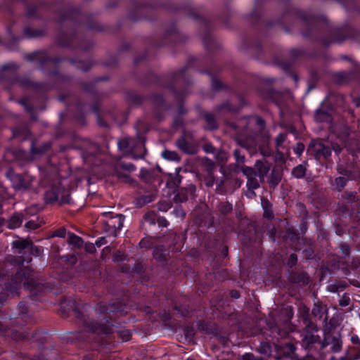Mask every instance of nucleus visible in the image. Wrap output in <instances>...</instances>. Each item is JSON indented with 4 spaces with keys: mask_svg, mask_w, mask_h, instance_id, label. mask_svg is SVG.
Wrapping results in <instances>:
<instances>
[{
    "mask_svg": "<svg viewBox=\"0 0 360 360\" xmlns=\"http://www.w3.org/2000/svg\"><path fill=\"white\" fill-rule=\"evenodd\" d=\"M39 7L35 4H30L26 8L25 14L29 18H35L39 16Z\"/></svg>",
    "mask_w": 360,
    "mask_h": 360,
    "instance_id": "obj_26",
    "label": "nucleus"
},
{
    "mask_svg": "<svg viewBox=\"0 0 360 360\" xmlns=\"http://www.w3.org/2000/svg\"><path fill=\"white\" fill-rule=\"evenodd\" d=\"M166 250L162 247H157L153 251L154 257L160 261L162 262L166 259Z\"/></svg>",
    "mask_w": 360,
    "mask_h": 360,
    "instance_id": "obj_31",
    "label": "nucleus"
},
{
    "mask_svg": "<svg viewBox=\"0 0 360 360\" xmlns=\"http://www.w3.org/2000/svg\"><path fill=\"white\" fill-rule=\"evenodd\" d=\"M139 178L142 181L149 183L153 179V172L143 168L140 171Z\"/></svg>",
    "mask_w": 360,
    "mask_h": 360,
    "instance_id": "obj_25",
    "label": "nucleus"
},
{
    "mask_svg": "<svg viewBox=\"0 0 360 360\" xmlns=\"http://www.w3.org/2000/svg\"><path fill=\"white\" fill-rule=\"evenodd\" d=\"M351 342L354 345L352 350L360 352V338L357 335H354L351 337Z\"/></svg>",
    "mask_w": 360,
    "mask_h": 360,
    "instance_id": "obj_40",
    "label": "nucleus"
},
{
    "mask_svg": "<svg viewBox=\"0 0 360 360\" xmlns=\"http://www.w3.org/2000/svg\"><path fill=\"white\" fill-rule=\"evenodd\" d=\"M24 33L30 38L41 37L43 35V32L41 30H34L30 27H26L24 29Z\"/></svg>",
    "mask_w": 360,
    "mask_h": 360,
    "instance_id": "obj_30",
    "label": "nucleus"
},
{
    "mask_svg": "<svg viewBox=\"0 0 360 360\" xmlns=\"http://www.w3.org/2000/svg\"><path fill=\"white\" fill-rule=\"evenodd\" d=\"M352 269H358L360 266V258L354 257L352 261Z\"/></svg>",
    "mask_w": 360,
    "mask_h": 360,
    "instance_id": "obj_63",
    "label": "nucleus"
},
{
    "mask_svg": "<svg viewBox=\"0 0 360 360\" xmlns=\"http://www.w3.org/2000/svg\"><path fill=\"white\" fill-rule=\"evenodd\" d=\"M248 189L250 190H255L258 188H259V182L257 181V179H252L250 181H247L246 184Z\"/></svg>",
    "mask_w": 360,
    "mask_h": 360,
    "instance_id": "obj_46",
    "label": "nucleus"
},
{
    "mask_svg": "<svg viewBox=\"0 0 360 360\" xmlns=\"http://www.w3.org/2000/svg\"><path fill=\"white\" fill-rule=\"evenodd\" d=\"M255 167L260 181H263L270 170L271 164L266 160H259L256 161Z\"/></svg>",
    "mask_w": 360,
    "mask_h": 360,
    "instance_id": "obj_11",
    "label": "nucleus"
},
{
    "mask_svg": "<svg viewBox=\"0 0 360 360\" xmlns=\"http://www.w3.org/2000/svg\"><path fill=\"white\" fill-rule=\"evenodd\" d=\"M292 174L297 179L302 178L305 176L306 167L302 165H299L292 169Z\"/></svg>",
    "mask_w": 360,
    "mask_h": 360,
    "instance_id": "obj_33",
    "label": "nucleus"
},
{
    "mask_svg": "<svg viewBox=\"0 0 360 360\" xmlns=\"http://www.w3.org/2000/svg\"><path fill=\"white\" fill-rule=\"evenodd\" d=\"M13 187L15 191H25L31 186L30 181H25L20 174H15L12 179Z\"/></svg>",
    "mask_w": 360,
    "mask_h": 360,
    "instance_id": "obj_12",
    "label": "nucleus"
},
{
    "mask_svg": "<svg viewBox=\"0 0 360 360\" xmlns=\"http://www.w3.org/2000/svg\"><path fill=\"white\" fill-rule=\"evenodd\" d=\"M282 178V174L278 170L273 169L271 172L269 184L272 187H276L281 181Z\"/></svg>",
    "mask_w": 360,
    "mask_h": 360,
    "instance_id": "obj_21",
    "label": "nucleus"
},
{
    "mask_svg": "<svg viewBox=\"0 0 360 360\" xmlns=\"http://www.w3.org/2000/svg\"><path fill=\"white\" fill-rule=\"evenodd\" d=\"M304 150V145L301 143V142H299L297 143L294 150H295V153L298 155V156H300L303 151Z\"/></svg>",
    "mask_w": 360,
    "mask_h": 360,
    "instance_id": "obj_55",
    "label": "nucleus"
},
{
    "mask_svg": "<svg viewBox=\"0 0 360 360\" xmlns=\"http://www.w3.org/2000/svg\"><path fill=\"white\" fill-rule=\"evenodd\" d=\"M309 150L314 154V158L319 160L322 158L328 160L331 155L330 148L319 141H312L309 146Z\"/></svg>",
    "mask_w": 360,
    "mask_h": 360,
    "instance_id": "obj_4",
    "label": "nucleus"
},
{
    "mask_svg": "<svg viewBox=\"0 0 360 360\" xmlns=\"http://www.w3.org/2000/svg\"><path fill=\"white\" fill-rule=\"evenodd\" d=\"M203 118L206 123V129L210 130L216 129L218 127L217 121L214 115L211 113H205L203 115Z\"/></svg>",
    "mask_w": 360,
    "mask_h": 360,
    "instance_id": "obj_19",
    "label": "nucleus"
},
{
    "mask_svg": "<svg viewBox=\"0 0 360 360\" xmlns=\"http://www.w3.org/2000/svg\"><path fill=\"white\" fill-rule=\"evenodd\" d=\"M175 309L183 316H187L189 312L188 309L186 307L181 308V307H176Z\"/></svg>",
    "mask_w": 360,
    "mask_h": 360,
    "instance_id": "obj_60",
    "label": "nucleus"
},
{
    "mask_svg": "<svg viewBox=\"0 0 360 360\" xmlns=\"http://www.w3.org/2000/svg\"><path fill=\"white\" fill-rule=\"evenodd\" d=\"M351 130L348 127H343L339 131L338 137L343 143L344 146H347Z\"/></svg>",
    "mask_w": 360,
    "mask_h": 360,
    "instance_id": "obj_23",
    "label": "nucleus"
},
{
    "mask_svg": "<svg viewBox=\"0 0 360 360\" xmlns=\"http://www.w3.org/2000/svg\"><path fill=\"white\" fill-rule=\"evenodd\" d=\"M113 259L116 262H121L124 259V255L120 252L117 251L113 254Z\"/></svg>",
    "mask_w": 360,
    "mask_h": 360,
    "instance_id": "obj_57",
    "label": "nucleus"
},
{
    "mask_svg": "<svg viewBox=\"0 0 360 360\" xmlns=\"http://www.w3.org/2000/svg\"><path fill=\"white\" fill-rule=\"evenodd\" d=\"M303 331L304 336L302 339V345L305 348L309 349L315 343L319 342L321 344V337L314 334V333H316L319 330H308L306 328H304Z\"/></svg>",
    "mask_w": 360,
    "mask_h": 360,
    "instance_id": "obj_10",
    "label": "nucleus"
},
{
    "mask_svg": "<svg viewBox=\"0 0 360 360\" xmlns=\"http://www.w3.org/2000/svg\"><path fill=\"white\" fill-rule=\"evenodd\" d=\"M84 324L93 333H96L98 334L100 333H108L109 332V327L106 325L100 326L97 323L94 324L93 323H89L86 321H84Z\"/></svg>",
    "mask_w": 360,
    "mask_h": 360,
    "instance_id": "obj_18",
    "label": "nucleus"
},
{
    "mask_svg": "<svg viewBox=\"0 0 360 360\" xmlns=\"http://www.w3.org/2000/svg\"><path fill=\"white\" fill-rule=\"evenodd\" d=\"M24 214L22 212H14L7 221V227L9 229L19 228L23 221Z\"/></svg>",
    "mask_w": 360,
    "mask_h": 360,
    "instance_id": "obj_14",
    "label": "nucleus"
},
{
    "mask_svg": "<svg viewBox=\"0 0 360 360\" xmlns=\"http://www.w3.org/2000/svg\"><path fill=\"white\" fill-rule=\"evenodd\" d=\"M340 250H341V252L342 253L345 255V256H349V254H350V248L349 246L346 244V243H341L340 245Z\"/></svg>",
    "mask_w": 360,
    "mask_h": 360,
    "instance_id": "obj_54",
    "label": "nucleus"
},
{
    "mask_svg": "<svg viewBox=\"0 0 360 360\" xmlns=\"http://www.w3.org/2000/svg\"><path fill=\"white\" fill-rule=\"evenodd\" d=\"M286 233L288 238H289L291 240L299 239V234L293 229H288Z\"/></svg>",
    "mask_w": 360,
    "mask_h": 360,
    "instance_id": "obj_48",
    "label": "nucleus"
},
{
    "mask_svg": "<svg viewBox=\"0 0 360 360\" xmlns=\"http://www.w3.org/2000/svg\"><path fill=\"white\" fill-rule=\"evenodd\" d=\"M195 191V186L193 184L187 187L178 188L176 193L174 197V201L176 203H181L186 201L189 196H192Z\"/></svg>",
    "mask_w": 360,
    "mask_h": 360,
    "instance_id": "obj_7",
    "label": "nucleus"
},
{
    "mask_svg": "<svg viewBox=\"0 0 360 360\" xmlns=\"http://www.w3.org/2000/svg\"><path fill=\"white\" fill-rule=\"evenodd\" d=\"M116 176L118 180L124 183L132 184L134 182L128 174L122 172H117Z\"/></svg>",
    "mask_w": 360,
    "mask_h": 360,
    "instance_id": "obj_42",
    "label": "nucleus"
},
{
    "mask_svg": "<svg viewBox=\"0 0 360 360\" xmlns=\"http://www.w3.org/2000/svg\"><path fill=\"white\" fill-rule=\"evenodd\" d=\"M299 317L302 321L304 328L308 330H319L316 323H314L310 318L309 309L305 305H300L298 309Z\"/></svg>",
    "mask_w": 360,
    "mask_h": 360,
    "instance_id": "obj_5",
    "label": "nucleus"
},
{
    "mask_svg": "<svg viewBox=\"0 0 360 360\" xmlns=\"http://www.w3.org/2000/svg\"><path fill=\"white\" fill-rule=\"evenodd\" d=\"M291 281L301 285H307L310 281V278L306 272H297L290 276Z\"/></svg>",
    "mask_w": 360,
    "mask_h": 360,
    "instance_id": "obj_16",
    "label": "nucleus"
},
{
    "mask_svg": "<svg viewBox=\"0 0 360 360\" xmlns=\"http://www.w3.org/2000/svg\"><path fill=\"white\" fill-rule=\"evenodd\" d=\"M342 318L340 314H335L333 317L328 319V316H326L323 320V333H330L338 326H340Z\"/></svg>",
    "mask_w": 360,
    "mask_h": 360,
    "instance_id": "obj_6",
    "label": "nucleus"
},
{
    "mask_svg": "<svg viewBox=\"0 0 360 360\" xmlns=\"http://www.w3.org/2000/svg\"><path fill=\"white\" fill-rule=\"evenodd\" d=\"M162 155L164 158L169 160L179 161L180 158L175 151L165 150L162 152Z\"/></svg>",
    "mask_w": 360,
    "mask_h": 360,
    "instance_id": "obj_36",
    "label": "nucleus"
},
{
    "mask_svg": "<svg viewBox=\"0 0 360 360\" xmlns=\"http://www.w3.org/2000/svg\"><path fill=\"white\" fill-rule=\"evenodd\" d=\"M205 184L207 186H212L214 184V178L213 175L207 174V177L205 179Z\"/></svg>",
    "mask_w": 360,
    "mask_h": 360,
    "instance_id": "obj_62",
    "label": "nucleus"
},
{
    "mask_svg": "<svg viewBox=\"0 0 360 360\" xmlns=\"http://www.w3.org/2000/svg\"><path fill=\"white\" fill-rule=\"evenodd\" d=\"M122 305L120 302L103 303L101 302L97 306V309L101 314H108L120 310Z\"/></svg>",
    "mask_w": 360,
    "mask_h": 360,
    "instance_id": "obj_13",
    "label": "nucleus"
},
{
    "mask_svg": "<svg viewBox=\"0 0 360 360\" xmlns=\"http://www.w3.org/2000/svg\"><path fill=\"white\" fill-rule=\"evenodd\" d=\"M262 205L264 209V217L267 219H271L274 217L271 210V204L266 198H262Z\"/></svg>",
    "mask_w": 360,
    "mask_h": 360,
    "instance_id": "obj_20",
    "label": "nucleus"
},
{
    "mask_svg": "<svg viewBox=\"0 0 360 360\" xmlns=\"http://www.w3.org/2000/svg\"><path fill=\"white\" fill-rule=\"evenodd\" d=\"M343 147H345L343 144L340 146L337 142L331 143V148L337 155H339L342 152Z\"/></svg>",
    "mask_w": 360,
    "mask_h": 360,
    "instance_id": "obj_50",
    "label": "nucleus"
},
{
    "mask_svg": "<svg viewBox=\"0 0 360 360\" xmlns=\"http://www.w3.org/2000/svg\"><path fill=\"white\" fill-rule=\"evenodd\" d=\"M41 210V207L39 205H32L27 207L24 210V217L34 216L37 214Z\"/></svg>",
    "mask_w": 360,
    "mask_h": 360,
    "instance_id": "obj_34",
    "label": "nucleus"
},
{
    "mask_svg": "<svg viewBox=\"0 0 360 360\" xmlns=\"http://www.w3.org/2000/svg\"><path fill=\"white\" fill-rule=\"evenodd\" d=\"M202 167L207 172V174L213 175V172L216 168L214 162L205 158L202 160Z\"/></svg>",
    "mask_w": 360,
    "mask_h": 360,
    "instance_id": "obj_27",
    "label": "nucleus"
},
{
    "mask_svg": "<svg viewBox=\"0 0 360 360\" xmlns=\"http://www.w3.org/2000/svg\"><path fill=\"white\" fill-rule=\"evenodd\" d=\"M68 243L70 245H72L75 247L80 248L83 245V240L79 236H78L72 233H69Z\"/></svg>",
    "mask_w": 360,
    "mask_h": 360,
    "instance_id": "obj_28",
    "label": "nucleus"
},
{
    "mask_svg": "<svg viewBox=\"0 0 360 360\" xmlns=\"http://www.w3.org/2000/svg\"><path fill=\"white\" fill-rule=\"evenodd\" d=\"M32 245V242L27 240H17L13 242V245L14 248L22 250L27 248H29Z\"/></svg>",
    "mask_w": 360,
    "mask_h": 360,
    "instance_id": "obj_32",
    "label": "nucleus"
},
{
    "mask_svg": "<svg viewBox=\"0 0 360 360\" xmlns=\"http://www.w3.org/2000/svg\"><path fill=\"white\" fill-rule=\"evenodd\" d=\"M203 150L207 153H214L215 151L214 147L211 143H206L203 146Z\"/></svg>",
    "mask_w": 360,
    "mask_h": 360,
    "instance_id": "obj_58",
    "label": "nucleus"
},
{
    "mask_svg": "<svg viewBox=\"0 0 360 360\" xmlns=\"http://www.w3.org/2000/svg\"><path fill=\"white\" fill-rule=\"evenodd\" d=\"M345 198L347 202L349 203H352L359 200L357 196L356 195V193L354 192L346 193L345 195Z\"/></svg>",
    "mask_w": 360,
    "mask_h": 360,
    "instance_id": "obj_45",
    "label": "nucleus"
},
{
    "mask_svg": "<svg viewBox=\"0 0 360 360\" xmlns=\"http://www.w3.org/2000/svg\"><path fill=\"white\" fill-rule=\"evenodd\" d=\"M312 315L319 319H322L323 315L328 316V308L326 304H323L321 302L317 301L314 304L312 310Z\"/></svg>",
    "mask_w": 360,
    "mask_h": 360,
    "instance_id": "obj_15",
    "label": "nucleus"
},
{
    "mask_svg": "<svg viewBox=\"0 0 360 360\" xmlns=\"http://www.w3.org/2000/svg\"><path fill=\"white\" fill-rule=\"evenodd\" d=\"M348 179L349 177L345 176L335 178L334 183L335 189L338 190V191H342V190L345 186Z\"/></svg>",
    "mask_w": 360,
    "mask_h": 360,
    "instance_id": "obj_29",
    "label": "nucleus"
},
{
    "mask_svg": "<svg viewBox=\"0 0 360 360\" xmlns=\"http://www.w3.org/2000/svg\"><path fill=\"white\" fill-rule=\"evenodd\" d=\"M119 336L122 341H128L131 339V333L129 330L124 329L118 331Z\"/></svg>",
    "mask_w": 360,
    "mask_h": 360,
    "instance_id": "obj_44",
    "label": "nucleus"
},
{
    "mask_svg": "<svg viewBox=\"0 0 360 360\" xmlns=\"http://www.w3.org/2000/svg\"><path fill=\"white\" fill-rule=\"evenodd\" d=\"M233 155L236 159V162L238 166L241 165L244 166L243 164L245 161V155L242 153L241 150L240 149H236L233 151Z\"/></svg>",
    "mask_w": 360,
    "mask_h": 360,
    "instance_id": "obj_35",
    "label": "nucleus"
},
{
    "mask_svg": "<svg viewBox=\"0 0 360 360\" xmlns=\"http://www.w3.org/2000/svg\"><path fill=\"white\" fill-rule=\"evenodd\" d=\"M297 262V256L296 254L292 253L290 255L288 261V266L290 268L296 265Z\"/></svg>",
    "mask_w": 360,
    "mask_h": 360,
    "instance_id": "obj_49",
    "label": "nucleus"
},
{
    "mask_svg": "<svg viewBox=\"0 0 360 360\" xmlns=\"http://www.w3.org/2000/svg\"><path fill=\"white\" fill-rule=\"evenodd\" d=\"M240 170L246 176L247 181L257 179L256 176L257 174L255 168L248 166H242L240 167Z\"/></svg>",
    "mask_w": 360,
    "mask_h": 360,
    "instance_id": "obj_22",
    "label": "nucleus"
},
{
    "mask_svg": "<svg viewBox=\"0 0 360 360\" xmlns=\"http://www.w3.org/2000/svg\"><path fill=\"white\" fill-rule=\"evenodd\" d=\"M122 168L127 171H134L135 169V166L132 163H123L121 165Z\"/></svg>",
    "mask_w": 360,
    "mask_h": 360,
    "instance_id": "obj_61",
    "label": "nucleus"
},
{
    "mask_svg": "<svg viewBox=\"0 0 360 360\" xmlns=\"http://www.w3.org/2000/svg\"><path fill=\"white\" fill-rule=\"evenodd\" d=\"M25 228L30 230H35L39 227V224L35 221L31 220L27 221L25 225Z\"/></svg>",
    "mask_w": 360,
    "mask_h": 360,
    "instance_id": "obj_52",
    "label": "nucleus"
},
{
    "mask_svg": "<svg viewBox=\"0 0 360 360\" xmlns=\"http://www.w3.org/2000/svg\"><path fill=\"white\" fill-rule=\"evenodd\" d=\"M118 147L122 150H130L131 156L133 158L137 160L141 158H144L146 154V150L144 148L143 153L141 155H135L133 153L134 148L135 145L133 143V140L130 138L125 137L118 141Z\"/></svg>",
    "mask_w": 360,
    "mask_h": 360,
    "instance_id": "obj_8",
    "label": "nucleus"
},
{
    "mask_svg": "<svg viewBox=\"0 0 360 360\" xmlns=\"http://www.w3.org/2000/svg\"><path fill=\"white\" fill-rule=\"evenodd\" d=\"M44 199L46 202L49 203H53L58 200L60 205L75 204V202L70 197V191L65 189L60 184L54 185L50 190L46 191Z\"/></svg>",
    "mask_w": 360,
    "mask_h": 360,
    "instance_id": "obj_2",
    "label": "nucleus"
},
{
    "mask_svg": "<svg viewBox=\"0 0 360 360\" xmlns=\"http://www.w3.org/2000/svg\"><path fill=\"white\" fill-rule=\"evenodd\" d=\"M180 170H181V168L176 169V175H175L174 178L173 179V183L176 186L181 183V177L179 175Z\"/></svg>",
    "mask_w": 360,
    "mask_h": 360,
    "instance_id": "obj_56",
    "label": "nucleus"
},
{
    "mask_svg": "<svg viewBox=\"0 0 360 360\" xmlns=\"http://www.w3.org/2000/svg\"><path fill=\"white\" fill-rule=\"evenodd\" d=\"M334 80L340 84H345L354 79V73L352 72H340L333 75Z\"/></svg>",
    "mask_w": 360,
    "mask_h": 360,
    "instance_id": "obj_17",
    "label": "nucleus"
},
{
    "mask_svg": "<svg viewBox=\"0 0 360 360\" xmlns=\"http://www.w3.org/2000/svg\"><path fill=\"white\" fill-rule=\"evenodd\" d=\"M158 224L160 226L166 227L168 225V221L164 217H160L158 219Z\"/></svg>",
    "mask_w": 360,
    "mask_h": 360,
    "instance_id": "obj_64",
    "label": "nucleus"
},
{
    "mask_svg": "<svg viewBox=\"0 0 360 360\" xmlns=\"http://www.w3.org/2000/svg\"><path fill=\"white\" fill-rule=\"evenodd\" d=\"M192 136L190 133H184L176 141V146L177 148L186 153H192V145L191 140Z\"/></svg>",
    "mask_w": 360,
    "mask_h": 360,
    "instance_id": "obj_9",
    "label": "nucleus"
},
{
    "mask_svg": "<svg viewBox=\"0 0 360 360\" xmlns=\"http://www.w3.org/2000/svg\"><path fill=\"white\" fill-rule=\"evenodd\" d=\"M219 212L223 215H228L233 211V206L229 202H221L218 205Z\"/></svg>",
    "mask_w": 360,
    "mask_h": 360,
    "instance_id": "obj_24",
    "label": "nucleus"
},
{
    "mask_svg": "<svg viewBox=\"0 0 360 360\" xmlns=\"http://www.w3.org/2000/svg\"><path fill=\"white\" fill-rule=\"evenodd\" d=\"M287 138L286 134H279L277 137L276 138L275 142H276V148L277 153H279V148L282 146L283 143L285 141Z\"/></svg>",
    "mask_w": 360,
    "mask_h": 360,
    "instance_id": "obj_39",
    "label": "nucleus"
},
{
    "mask_svg": "<svg viewBox=\"0 0 360 360\" xmlns=\"http://www.w3.org/2000/svg\"><path fill=\"white\" fill-rule=\"evenodd\" d=\"M102 224L103 231L109 236L116 237L123 226L124 216L112 212H103L98 217Z\"/></svg>",
    "mask_w": 360,
    "mask_h": 360,
    "instance_id": "obj_1",
    "label": "nucleus"
},
{
    "mask_svg": "<svg viewBox=\"0 0 360 360\" xmlns=\"http://www.w3.org/2000/svg\"><path fill=\"white\" fill-rule=\"evenodd\" d=\"M30 248L31 253L32 255H34V256H39L41 255V253L43 252L42 248L35 246L33 245L32 243V245H30Z\"/></svg>",
    "mask_w": 360,
    "mask_h": 360,
    "instance_id": "obj_47",
    "label": "nucleus"
},
{
    "mask_svg": "<svg viewBox=\"0 0 360 360\" xmlns=\"http://www.w3.org/2000/svg\"><path fill=\"white\" fill-rule=\"evenodd\" d=\"M260 153L264 157H269L271 155V150L268 144H262L259 146Z\"/></svg>",
    "mask_w": 360,
    "mask_h": 360,
    "instance_id": "obj_43",
    "label": "nucleus"
},
{
    "mask_svg": "<svg viewBox=\"0 0 360 360\" xmlns=\"http://www.w3.org/2000/svg\"><path fill=\"white\" fill-rule=\"evenodd\" d=\"M65 234H66L65 229V228H60V229H57L54 232L53 236H57V237L64 238L65 236Z\"/></svg>",
    "mask_w": 360,
    "mask_h": 360,
    "instance_id": "obj_59",
    "label": "nucleus"
},
{
    "mask_svg": "<svg viewBox=\"0 0 360 360\" xmlns=\"http://www.w3.org/2000/svg\"><path fill=\"white\" fill-rule=\"evenodd\" d=\"M315 119L318 122H326L330 119V115L323 110H319L316 112Z\"/></svg>",
    "mask_w": 360,
    "mask_h": 360,
    "instance_id": "obj_38",
    "label": "nucleus"
},
{
    "mask_svg": "<svg viewBox=\"0 0 360 360\" xmlns=\"http://www.w3.org/2000/svg\"><path fill=\"white\" fill-rule=\"evenodd\" d=\"M351 304V299L349 294L344 293L339 300V305L342 307H345Z\"/></svg>",
    "mask_w": 360,
    "mask_h": 360,
    "instance_id": "obj_41",
    "label": "nucleus"
},
{
    "mask_svg": "<svg viewBox=\"0 0 360 360\" xmlns=\"http://www.w3.org/2000/svg\"><path fill=\"white\" fill-rule=\"evenodd\" d=\"M24 278H25V274L22 271H18L16 273L13 281L15 283L18 284L22 282Z\"/></svg>",
    "mask_w": 360,
    "mask_h": 360,
    "instance_id": "obj_53",
    "label": "nucleus"
},
{
    "mask_svg": "<svg viewBox=\"0 0 360 360\" xmlns=\"http://www.w3.org/2000/svg\"><path fill=\"white\" fill-rule=\"evenodd\" d=\"M330 346V351L333 353L340 352L342 349V340L341 335H333L330 333H324V337L321 342V349Z\"/></svg>",
    "mask_w": 360,
    "mask_h": 360,
    "instance_id": "obj_3",
    "label": "nucleus"
},
{
    "mask_svg": "<svg viewBox=\"0 0 360 360\" xmlns=\"http://www.w3.org/2000/svg\"><path fill=\"white\" fill-rule=\"evenodd\" d=\"M217 110L218 111H221V110H224L231 111V110H233L234 108L233 107H231V105H230V103L228 101H226V102L222 103L221 105L217 106Z\"/></svg>",
    "mask_w": 360,
    "mask_h": 360,
    "instance_id": "obj_51",
    "label": "nucleus"
},
{
    "mask_svg": "<svg viewBox=\"0 0 360 360\" xmlns=\"http://www.w3.org/2000/svg\"><path fill=\"white\" fill-rule=\"evenodd\" d=\"M258 351L262 354L269 356L271 353V347L268 342H261Z\"/></svg>",
    "mask_w": 360,
    "mask_h": 360,
    "instance_id": "obj_37",
    "label": "nucleus"
}]
</instances>
